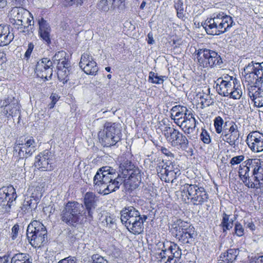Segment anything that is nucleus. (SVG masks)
I'll return each mask as SVG.
<instances>
[{"label":"nucleus","instance_id":"nucleus-1","mask_svg":"<svg viewBox=\"0 0 263 263\" xmlns=\"http://www.w3.org/2000/svg\"><path fill=\"white\" fill-rule=\"evenodd\" d=\"M244 70L246 80L250 84H252L248 88L249 97L255 106L263 107V87L257 88L263 82V62H252L245 68Z\"/></svg>","mask_w":263,"mask_h":263},{"label":"nucleus","instance_id":"nucleus-2","mask_svg":"<svg viewBox=\"0 0 263 263\" xmlns=\"http://www.w3.org/2000/svg\"><path fill=\"white\" fill-rule=\"evenodd\" d=\"M93 187L99 194L107 195L118 190L123 183V179L110 167L100 168L93 177Z\"/></svg>","mask_w":263,"mask_h":263},{"label":"nucleus","instance_id":"nucleus-3","mask_svg":"<svg viewBox=\"0 0 263 263\" xmlns=\"http://www.w3.org/2000/svg\"><path fill=\"white\" fill-rule=\"evenodd\" d=\"M235 25L232 17L224 12L213 14L212 17L202 24L206 33L212 35H218L228 32Z\"/></svg>","mask_w":263,"mask_h":263},{"label":"nucleus","instance_id":"nucleus-4","mask_svg":"<svg viewBox=\"0 0 263 263\" xmlns=\"http://www.w3.org/2000/svg\"><path fill=\"white\" fill-rule=\"evenodd\" d=\"M171 232L178 241L183 245L192 244L196 236L194 227L180 219L172 224Z\"/></svg>","mask_w":263,"mask_h":263},{"label":"nucleus","instance_id":"nucleus-5","mask_svg":"<svg viewBox=\"0 0 263 263\" xmlns=\"http://www.w3.org/2000/svg\"><path fill=\"white\" fill-rule=\"evenodd\" d=\"M122 133L120 124L106 122L103 130L98 133L100 142L104 147L116 145L121 139Z\"/></svg>","mask_w":263,"mask_h":263},{"label":"nucleus","instance_id":"nucleus-6","mask_svg":"<svg viewBox=\"0 0 263 263\" xmlns=\"http://www.w3.org/2000/svg\"><path fill=\"white\" fill-rule=\"evenodd\" d=\"M181 196L195 205H202L207 202L209 195L204 187L197 184L185 183L181 188Z\"/></svg>","mask_w":263,"mask_h":263},{"label":"nucleus","instance_id":"nucleus-7","mask_svg":"<svg viewBox=\"0 0 263 263\" xmlns=\"http://www.w3.org/2000/svg\"><path fill=\"white\" fill-rule=\"evenodd\" d=\"M197 55L198 62L203 67H220L223 63L220 55L213 50L200 49L198 50Z\"/></svg>","mask_w":263,"mask_h":263},{"label":"nucleus","instance_id":"nucleus-8","mask_svg":"<svg viewBox=\"0 0 263 263\" xmlns=\"http://www.w3.org/2000/svg\"><path fill=\"white\" fill-rule=\"evenodd\" d=\"M82 209L83 205L78 202H68L62 212V220L69 225L78 222L80 216H84Z\"/></svg>","mask_w":263,"mask_h":263},{"label":"nucleus","instance_id":"nucleus-9","mask_svg":"<svg viewBox=\"0 0 263 263\" xmlns=\"http://www.w3.org/2000/svg\"><path fill=\"white\" fill-rule=\"evenodd\" d=\"M36 143L32 137H20L15 142L14 155L17 154L20 159L31 156L35 151Z\"/></svg>","mask_w":263,"mask_h":263},{"label":"nucleus","instance_id":"nucleus-10","mask_svg":"<svg viewBox=\"0 0 263 263\" xmlns=\"http://www.w3.org/2000/svg\"><path fill=\"white\" fill-rule=\"evenodd\" d=\"M164 134L167 142L172 146L183 150L188 147L189 141L186 136L177 129L170 127H165Z\"/></svg>","mask_w":263,"mask_h":263},{"label":"nucleus","instance_id":"nucleus-11","mask_svg":"<svg viewBox=\"0 0 263 263\" xmlns=\"http://www.w3.org/2000/svg\"><path fill=\"white\" fill-rule=\"evenodd\" d=\"M163 248L159 254L161 262L164 263H176L180 258L182 253L179 246L175 243L167 242L163 243Z\"/></svg>","mask_w":263,"mask_h":263},{"label":"nucleus","instance_id":"nucleus-12","mask_svg":"<svg viewBox=\"0 0 263 263\" xmlns=\"http://www.w3.org/2000/svg\"><path fill=\"white\" fill-rule=\"evenodd\" d=\"M133 217L126 219L123 223L127 229L134 234H139L143 231V223L147 219V216L141 215L138 210H134Z\"/></svg>","mask_w":263,"mask_h":263},{"label":"nucleus","instance_id":"nucleus-13","mask_svg":"<svg viewBox=\"0 0 263 263\" xmlns=\"http://www.w3.org/2000/svg\"><path fill=\"white\" fill-rule=\"evenodd\" d=\"M17 197L15 189L12 186H3L0 189V206L2 212L10 211L13 202Z\"/></svg>","mask_w":263,"mask_h":263},{"label":"nucleus","instance_id":"nucleus-14","mask_svg":"<svg viewBox=\"0 0 263 263\" xmlns=\"http://www.w3.org/2000/svg\"><path fill=\"white\" fill-rule=\"evenodd\" d=\"M52 68V62L48 58H43L37 62L34 71L37 77L46 81L51 79Z\"/></svg>","mask_w":263,"mask_h":263},{"label":"nucleus","instance_id":"nucleus-15","mask_svg":"<svg viewBox=\"0 0 263 263\" xmlns=\"http://www.w3.org/2000/svg\"><path fill=\"white\" fill-rule=\"evenodd\" d=\"M240 133L237 125L233 123L229 128L224 126V131L220 137L231 146L235 148L239 142Z\"/></svg>","mask_w":263,"mask_h":263},{"label":"nucleus","instance_id":"nucleus-16","mask_svg":"<svg viewBox=\"0 0 263 263\" xmlns=\"http://www.w3.org/2000/svg\"><path fill=\"white\" fill-rule=\"evenodd\" d=\"M99 201L98 197L92 192H87L84 196L83 202L86 211L84 212L85 219L91 221L93 219V214Z\"/></svg>","mask_w":263,"mask_h":263},{"label":"nucleus","instance_id":"nucleus-17","mask_svg":"<svg viewBox=\"0 0 263 263\" xmlns=\"http://www.w3.org/2000/svg\"><path fill=\"white\" fill-rule=\"evenodd\" d=\"M53 156L51 152L45 150L35 157L34 165L42 171H51L53 169Z\"/></svg>","mask_w":263,"mask_h":263},{"label":"nucleus","instance_id":"nucleus-18","mask_svg":"<svg viewBox=\"0 0 263 263\" xmlns=\"http://www.w3.org/2000/svg\"><path fill=\"white\" fill-rule=\"evenodd\" d=\"M246 142L250 149L254 153L263 152V134L254 131L250 133L247 137Z\"/></svg>","mask_w":263,"mask_h":263},{"label":"nucleus","instance_id":"nucleus-19","mask_svg":"<svg viewBox=\"0 0 263 263\" xmlns=\"http://www.w3.org/2000/svg\"><path fill=\"white\" fill-rule=\"evenodd\" d=\"M79 66L87 74L95 76L99 69L92 57L87 53H84L82 55Z\"/></svg>","mask_w":263,"mask_h":263},{"label":"nucleus","instance_id":"nucleus-20","mask_svg":"<svg viewBox=\"0 0 263 263\" xmlns=\"http://www.w3.org/2000/svg\"><path fill=\"white\" fill-rule=\"evenodd\" d=\"M257 159H249L243 162L239 165L238 170V175L240 180L243 183H250L249 177L251 175L252 172L254 171L255 162H258Z\"/></svg>","mask_w":263,"mask_h":263},{"label":"nucleus","instance_id":"nucleus-21","mask_svg":"<svg viewBox=\"0 0 263 263\" xmlns=\"http://www.w3.org/2000/svg\"><path fill=\"white\" fill-rule=\"evenodd\" d=\"M171 112V119L179 126L184 118H186L187 115L191 111L189 110L185 106L176 105L172 107Z\"/></svg>","mask_w":263,"mask_h":263},{"label":"nucleus","instance_id":"nucleus-22","mask_svg":"<svg viewBox=\"0 0 263 263\" xmlns=\"http://www.w3.org/2000/svg\"><path fill=\"white\" fill-rule=\"evenodd\" d=\"M27 237L32 246L35 248L40 247L43 245L47 237L46 229L42 230L41 228L40 231L29 234Z\"/></svg>","mask_w":263,"mask_h":263},{"label":"nucleus","instance_id":"nucleus-23","mask_svg":"<svg viewBox=\"0 0 263 263\" xmlns=\"http://www.w3.org/2000/svg\"><path fill=\"white\" fill-rule=\"evenodd\" d=\"M13 38L14 35L10 30V26L0 25V47L9 45Z\"/></svg>","mask_w":263,"mask_h":263},{"label":"nucleus","instance_id":"nucleus-24","mask_svg":"<svg viewBox=\"0 0 263 263\" xmlns=\"http://www.w3.org/2000/svg\"><path fill=\"white\" fill-rule=\"evenodd\" d=\"M39 25V34L40 37L47 43H50V33L51 29L48 23L43 18L38 21Z\"/></svg>","mask_w":263,"mask_h":263},{"label":"nucleus","instance_id":"nucleus-25","mask_svg":"<svg viewBox=\"0 0 263 263\" xmlns=\"http://www.w3.org/2000/svg\"><path fill=\"white\" fill-rule=\"evenodd\" d=\"M179 126L186 133L190 134L193 132L196 126V120L191 111L189 112L186 118H184Z\"/></svg>","mask_w":263,"mask_h":263},{"label":"nucleus","instance_id":"nucleus-26","mask_svg":"<svg viewBox=\"0 0 263 263\" xmlns=\"http://www.w3.org/2000/svg\"><path fill=\"white\" fill-rule=\"evenodd\" d=\"M235 83H230L229 82H217L216 88L218 93L221 96L228 97L230 95V92Z\"/></svg>","mask_w":263,"mask_h":263},{"label":"nucleus","instance_id":"nucleus-27","mask_svg":"<svg viewBox=\"0 0 263 263\" xmlns=\"http://www.w3.org/2000/svg\"><path fill=\"white\" fill-rule=\"evenodd\" d=\"M176 168H179L178 165L172 162H167L164 163L163 161L159 163L156 167L157 173H165L170 172H175Z\"/></svg>","mask_w":263,"mask_h":263},{"label":"nucleus","instance_id":"nucleus-28","mask_svg":"<svg viewBox=\"0 0 263 263\" xmlns=\"http://www.w3.org/2000/svg\"><path fill=\"white\" fill-rule=\"evenodd\" d=\"M30 13L23 7H15L13 8L11 11V18L17 20H25L26 17Z\"/></svg>","mask_w":263,"mask_h":263},{"label":"nucleus","instance_id":"nucleus-29","mask_svg":"<svg viewBox=\"0 0 263 263\" xmlns=\"http://www.w3.org/2000/svg\"><path fill=\"white\" fill-rule=\"evenodd\" d=\"M181 174L179 168H176L175 172H166L165 173H158V175L161 180L165 182H174L175 180Z\"/></svg>","mask_w":263,"mask_h":263},{"label":"nucleus","instance_id":"nucleus-30","mask_svg":"<svg viewBox=\"0 0 263 263\" xmlns=\"http://www.w3.org/2000/svg\"><path fill=\"white\" fill-rule=\"evenodd\" d=\"M254 173L256 176L257 181L259 183V189L263 187V166L261 164L259 159L258 161L255 162Z\"/></svg>","mask_w":263,"mask_h":263},{"label":"nucleus","instance_id":"nucleus-31","mask_svg":"<svg viewBox=\"0 0 263 263\" xmlns=\"http://www.w3.org/2000/svg\"><path fill=\"white\" fill-rule=\"evenodd\" d=\"M32 258L27 253H18L15 254L11 259V263H32Z\"/></svg>","mask_w":263,"mask_h":263},{"label":"nucleus","instance_id":"nucleus-32","mask_svg":"<svg viewBox=\"0 0 263 263\" xmlns=\"http://www.w3.org/2000/svg\"><path fill=\"white\" fill-rule=\"evenodd\" d=\"M42 228V230L46 229L45 227L40 221L37 220L32 221L28 226L27 229V236L34 232H39Z\"/></svg>","mask_w":263,"mask_h":263},{"label":"nucleus","instance_id":"nucleus-33","mask_svg":"<svg viewBox=\"0 0 263 263\" xmlns=\"http://www.w3.org/2000/svg\"><path fill=\"white\" fill-rule=\"evenodd\" d=\"M134 210H137L134 206H130L127 208H125L120 212V219L121 222L124 223L125 222L126 219H129L133 217V214Z\"/></svg>","mask_w":263,"mask_h":263},{"label":"nucleus","instance_id":"nucleus-34","mask_svg":"<svg viewBox=\"0 0 263 263\" xmlns=\"http://www.w3.org/2000/svg\"><path fill=\"white\" fill-rule=\"evenodd\" d=\"M239 254L238 249H229L227 253H224V257L225 258V261H227V263H232L235 261L236 259L237 256Z\"/></svg>","mask_w":263,"mask_h":263},{"label":"nucleus","instance_id":"nucleus-35","mask_svg":"<svg viewBox=\"0 0 263 263\" xmlns=\"http://www.w3.org/2000/svg\"><path fill=\"white\" fill-rule=\"evenodd\" d=\"M220 226L222 227L223 232H225L227 230L232 228L233 226V220H230V215L224 213L222 215V220Z\"/></svg>","mask_w":263,"mask_h":263},{"label":"nucleus","instance_id":"nucleus-36","mask_svg":"<svg viewBox=\"0 0 263 263\" xmlns=\"http://www.w3.org/2000/svg\"><path fill=\"white\" fill-rule=\"evenodd\" d=\"M69 66V63L68 61V59L66 58V56L63 58V59H61L60 62H58L57 63V67L58 68V76L59 78L60 79L61 76H62V73L66 71V69L68 68ZM63 79H64V78H62Z\"/></svg>","mask_w":263,"mask_h":263},{"label":"nucleus","instance_id":"nucleus-37","mask_svg":"<svg viewBox=\"0 0 263 263\" xmlns=\"http://www.w3.org/2000/svg\"><path fill=\"white\" fill-rule=\"evenodd\" d=\"M242 91L241 86L236 82L232 88V90L230 92V96L234 99H239L242 96Z\"/></svg>","mask_w":263,"mask_h":263},{"label":"nucleus","instance_id":"nucleus-38","mask_svg":"<svg viewBox=\"0 0 263 263\" xmlns=\"http://www.w3.org/2000/svg\"><path fill=\"white\" fill-rule=\"evenodd\" d=\"M111 0H101L98 4V8L101 11L106 12L113 10Z\"/></svg>","mask_w":263,"mask_h":263},{"label":"nucleus","instance_id":"nucleus-39","mask_svg":"<svg viewBox=\"0 0 263 263\" xmlns=\"http://www.w3.org/2000/svg\"><path fill=\"white\" fill-rule=\"evenodd\" d=\"M166 78L165 76H159L157 73H155L153 71H151L149 73L148 81L152 83L157 84H162Z\"/></svg>","mask_w":263,"mask_h":263},{"label":"nucleus","instance_id":"nucleus-40","mask_svg":"<svg viewBox=\"0 0 263 263\" xmlns=\"http://www.w3.org/2000/svg\"><path fill=\"white\" fill-rule=\"evenodd\" d=\"M223 124L224 121L220 116L216 117L214 120V126L217 134L222 135L223 133L224 127L222 126Z\"/></svg>","mask_w":263,"mask_h":263},{"label":"nucleus","instance_id":"nucleus-41","mask_svg":"<svg viewBox=\"0 0 263 263\" xmlns=\"http://www.w3.org/2000/svg\"><path fill=\"white\" fill-rule=\"evenodd\" d=\"M250 183H243L245 186L251 189H259V183L257 181L256 176L254 172H252L251 175L249 177Z\"/></svg>","mask_w":263,"mask_h":263},{"label":"nucleus","instance_id":"nucleus-42","mask_svg":"<svg viewBox=\"0 0 263 263\" xmlns=\"http://www.w3.org/2000/svg\"><path fill=\"white\" fill-rule=\"evenodd\" d=\"M63 5L66 7L76 5L77 6H81L84 2V0H62Z\"/></svg>","mask_w":263,"mask_h":263},{"label":"nucleus","instance_id":"nucleus-43","mask_svg":"<svg viewBox=\"0 0 263 263\" xmlns=\"http://www.w3.org/2000/svg\"><path fill=\"white\" fill-rule=\"evenodd\" d=\"M24 20H17L10 18V22L17 29H21L23 28H25L26 26L24 25Z\"/></svg>","mask_w":263,"mask_h":263},{"label":"nucleus","instance_id":"nucleus-44","mask_svg":"<svg viewBox=\"0 0 263 263\" xmlns=\"http://www.w3.org/2000/svg\"><path fill=\"white\" fill-rule=\"evenodd\" d=\"M66 56V53L64 51H60L55 54L52 58V61L54 63H58L61 59H63Z\"/></svg>","mask_w":263,"mask_h":263},{"label":"nucleus","instance_id":"nucleus-45","mask_svg":"<svg viewBox=\"0 0 263 263\" xmlns=\"http://www.w3.org/2000/svg\"><path fill=\"white\" fill-rule=\"evenodd\" d=\"M91 263H108L106 259L98 254H94L91 257Z\"/></svg>","mask_w":263,"mask_h":263},{"label":"nucleus","instance_id":"nucleus-46","mask_svg":"<svg viewBox=\"0 0 263 263\" xmlns=\"http://www.w3.org/2000/svg\"><path fill=\"white\" fill-rule=\"evenodd\" d=\"M245 156L243 155H239L233 157L230 162L231 165H236L240 163L244 160Z\"/></svg>","mask_w":263,"mask_h":263},{"label":"nucleus","instance_id":"nucleus-47","mask_svg":"<svg viewBox=\"0 0 263 263\" xmlns=\"http://www.w3.org/2000/svg\"><path fill=\"white\" fill-rule=\"evenodd\" d=\"M235 232L236 235L239 237L242 236L244 234V229L242 225L239 222L235 223Z\"/></svg>","mask_w":263,"mask_h":263},{"label":"nucleus","instance_id":"nucleus-48","mask_svg":"<svg viewBox=\"0 0 263 263\" xmlns=\"http://www.w3.org/2000/svg\"><path fill=\"white\" fill-rule=\"evenodd\" d=\"M200 139L202 142L205 144H209L211 142V139L208 132L205 130H203L200 134Z\"/></svg>","mask_w":263,"mask_h":263},{"label":"nucleus","instance_id":"nucleus-49","mask_svg":"<svg viewBox=\"0 0 263 263\" xmlns=\"http://www.w3.org/2000/svg\"><path fill=\"white\" fill-rule=\"evenodd\" d=\"M229 82L230 83H235L237 82V80L234 78L233 79L232 77L229 76V75L224 76L223 78H220L217 79V82Z\"/></svg>","mask_w":263,"mask_h":263},{"label":"nucleus","instance_id":"nucleus-50","mask_svg":"<svg viewBox=\"0 0 263 263\" xmlns=\"http://www.w3.org/2000/svg\"><path fill=\"white\" fill-rule=\"evenodd\" d=\"M201 103L202 105L209 106L214 103V101L210 96L206 95L205 98H203Z\"/></svg>","mask_w":263,"mask_h":263},{"label":"nucleus","instance_id":"nucleus-51","mask_svg":"<svg viewBox=\"0 0 263 263\" xmlns=\"http://www.w3.org/2000/svg\"><path fill=\"white\" fill-rule=\"evenodd\" d=\"M12 108V106L5 107H0V114H1L2 115L6 116H7L8 115L10 116V115H11L10 112H11Z\"/></svg>","mask_w":263,"mask_h":263},{"label":"nucleus","instance_id":"nucleus-52","mask_svg":"<svg viewBox=\"0 0 263 263\" xmlns=\"http://www.w3.org/2000/svg\"><path fill=\"white\" fill-rule=\"evenodd\" d=\"M58 263H77V261L76 257L68 256L60 260Z\"/></svg>","mask_w":263,"mask_h":263},{"label":"nucleus","instance_id":"nucleus-53","mask_svg":"<svg viewBox=\"0 0 263 263\" xmlns=\"http://www.w3.org/2000/svg\"><path fill=\"white\" fill-rule=\"evenodd\" d=\"M13 108H15L14 110L13 109V108H12V109H11V115L10 116H11L12 117H15V116H19V117L20 116V110L19 109V106H18V105L17 104H13Z\"/></svg>","mask_w":263,"mask_h":263},{"label":"nucleus","instance_id":"nucleus-54","mask_svg":"<svg viewBox=\"0 0 263 263\" xmlns=\"http://www.w3.org/2000/svg\"><path fill=\"white\" fill-rule=\"evenodd\" d=\"M34 48V45L32 43H29L28 45V49L25 53V58L27 59H29Z\"/></svg>","mask_w":263,"mask_h":263},{"label":"nucleus","instance_id":"nucleus-55","mask_svg":"<svg viewBox=\"0 0 263 263\" xmlns=\"http://www.w3.org/2000/svg\"><path fill=\"white\" fill-rule=\"evenodd\" d=\"M19 230V227L17 224H15L11 229V234H12V239L14 240L18 234V232Z\"/></svg>","mask_w":263,"mask_h":263},{"label":"nucleus","instance_id":"nucleus-56","mask_svg":"<svg viewBox=\"0 0 263 263\" xmlns=\"http://www.w3.org/2000/svg\"><path fill=\"white\" fill-rule=\"evenodd\" d=\"M12 105L13 104H11V100L9 99L0 100V107L12 106Z\"/></svg>","mask_w":263,"mask_h":263},{"label":"nucleus","instance_id":"nucleus-57","mask_svg":"<svg viewBox=\"0 0 263 263\" xmlns=\"http://www.w3.org/2000/svg\"><path fill=\"white\" fill-rule=\"evenodd\" d=\"M161 151L163 154L171 158H173L174 157V154L168 149L165 147H162Z\"/></svg>","mask_w":263,"mask_h":263},{"label":"nucleus","instance_id":"nucleus-58","mask_svg":"<svg viewBox=\"0 0 263 263\" xmlns=\"http://www.w3.org/2000/svg\"><path fill=\"white\" fill-rule=\"evenodd\" d=\"M59 98H60V97H59V96L58 95H57L56 93H52L50 97V99H51V102H52L55 104L59 100Z\"/></svg>","mask_w":263,"mask_h":263},{"label":"nucleus","instance_id":"nucleus-59","mask_svg":"<svg viewBox=\"0 0 263 263\" xmlns=\"http://www.w3.org/2000/svg\"><path fill=\"white\" fill-rule=\"evenodd\" d=\"M111 1L112 2L111 5L113 9L119 6L120 4L122 3V0H111Z\"/></svg>","mask_w":263,"mask_h":263},{"label":"nucleus","instance_id":"nucleus-60","mask_svg":"<svg viewBox=\"0 0 263 263\" xmlns=\"http://www.w3.org/2000/svg\"><path fill=\"white\" fill-rule=\"evenodd\" d=\"M176 10L183 9L182 0H178L177 3L175 5Z\"/></svg>","mask_w":263,"mask_h":263},{"label":"nucleus","instance_id":"nucleus-61","mask_svg":"<svg viewBox=\"0 0 263 263\" xmlns=\"http://www.w3.org/2000/svg\"><path fill=\"white\" fill-rule=\"evenodd\" d=\"M31 199L28 201H25L23 204L24 208H25L26 210L32 208L31 206Z\"/></svg>","mask_w":263,"mask_h":263},{"label":"nucleus","instance_id":"nucleus-62","mask_svg":"<svg viewBox=\"0 0 263 263\" xmlns=\"http://www.w3.org/2000/svg\"><path fill=\"white\" fill-rule=\"evenodd\" d=\"M138 172L139 171H138ZM134 172L135 173H132L130 174V177L131 178V179H133L135 176V178L137 179V181H139V179H141V175L140 174V173L138 172L137 173H136V171H135Z\"/></svg>","mask_w":263,"mask_h":263},{"label":"nucleus","instance_id":"nucleus-63","mask_svg":"<svg viewBox=\"0 0 263 263\" xmlns=\"http://www.w3.org/2000/svg\"><path fill=\"white\" fill-rule=\"evenodd\" d=\"M105 220L107 225H111L114 224L115 222L114 218H112L110 216L106 217Z\"/></svg>","mask_w":263,"mask_h":263},{"label":"nucleus","instance_id":"nucleus-64","mask_svg":"<svg viewBox=\"0 0 263 263\" xmlns=\"http://www.w3.org/2000/svg\"><path fill=\"white\" fill-rule=\"evenodd\" d=\"M176 11L178 17L180 18H182L184 17L183 9L176 10Z\"/></svg>","mask_w":263,"mask_h":263}]
</instances>
